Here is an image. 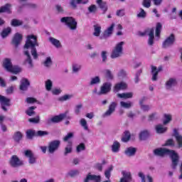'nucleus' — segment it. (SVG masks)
I'll use <instances>...</instances> for the list:
<instances>
[{
	"mask_svg": "<svg viewBox=\"0 0 182 182\" xmlns=\"http://www.w3.org/2000/svg\"><path fill=\"white\" fill-rule=\"evenodd\" d=\"M36 46H39V43H38V37L34 35L27 36V39L24 45L25 50L23 51L25 56H26V58L24 60V65H28V67L30 68H33V62L32 61V57H31L29 50L26 49L31 50V53L33 59H38V55Z\"/></svg>",
	"mask_w": 182,
	"mask_h": 182,
	"instance_id": "f257e3e1",
	"label": "nucleus"
},
{
	"mask_svg": "<svg viewBox=\"0 0 182 182\" xmlns=\"http://www.w3.org/2000/svg\"><path fill=\"white\" fill-rule=\"evenodd\" d=\"M166 155L169 156L172 161L171 168L173 170H176L177 166H178V161L180 160V156H178V154H177L176 151L167 149L166 148H158L154 150V156L164 157Z\"/></svg>",
	"mask_w": 182,
	"mask_h": 182,
	"instance_id": "f03ea898",
	"label": "nucleus"
},
{
	"mask_svg": "<svg viewBox=\"0 0 182 182\" xmlns=\"http://www.w3.org/2000/svg\"><path fill=\"white\" fill-rule=\"evenodd\" d=\"M61 23H65L70 31H76L77 29V22L73 17H63L60 18Z\"/></svg>",
	"mask_w": 182,
	"mask_h": 182,
	"instance_id": "7ed1b4c3",
	"label": "nucleus"
},
{
	"mask_svg": "<svg viewBox=\"0 0 182 182\" xmlns=\"http://www.w3.org/2000/svg\"><path fill=\"white\" fill-rule=\"evenodd\" d=\"M3 66L6 69V70H7V72L15 73V75L19 73L20 72H22V68H21L18 65H12V63L11 62V60L9 58H6L4 60Z\"/></svg>",
	"mask_w": 182,
	"mask_h": 182,
	"instance_id": "20e7f679",
	"label": "nucleus"
},
{
	"mask_svg": "<svg viewBox=\"0 0 182 182\" xmlns=\"http://www.w3.org/2000/svg\"><path fill=\"white\" fill-rule=\"evenodd\" d=\"M124 45V41H121L116 44L110 55V58L112 59H116L117 58H120V56L123 55Z\"/></svg>",
	"mask_w": 182,
	"mask_h": 182,
	"instance_id": "39448f33",
	"label": "nucleus"
},
{
	"mask_svg": "<svg viewBox=\"0 0 182 182\" xmlns=\"http://www.w3.org/2000/svg\"><path fill=\"white\" fill-rule=\"evenodd\" d=\"M138 35L139 36H146V35H148V45H149V46H153L154 44V29L151 28L149 30L145 31L144 32L139 31Z\"/></svg>",
	"mask_w": 182,
	"mask_h": 182,
	"instance_id": "423d86ee",
	"label": "nucleus"
},
{
	"mask_svg": "<svg viewBox=\"0 0 182 182\" xmlns=\"http://www.w3.org/2000/svg\"><path fill=\"white\" fill-rule=\"evenodd\" d=\"M59 147H60V140H53L48 143V151L50 154H53L59 149Z\"/></svg>",
	"mask_w": 182,
	"mask_h": 182,
	"instance_id": "0eeeda50",
	"label": "nucleus"
},
{
	"mask_svg": "<svg viewBox=\"0 0 182 182\" xmlns=\"http://www.w3.org/2000/svg\"><path fill=\"white\" fill-rule=\"evenodd\" d=\"M12 104H11V99L8 98L4 95H0V107L4 112H8V108L11 106Z\"/></svg>",
	"mask_w": 182,
	"mask_h": 182,
	"instance_id": "6e6552de",
	"label": "nucleus"
},
{
	"mask_svg": "<svg viewBox=\"0 0 182 182\" xmlns=\"http://www.w3.org/2000/svg\"><path fill=\"white\" fill-rule=\"evenodd\" d=\"M9 164L11 167L14 168H17L21 167L23 164V161L21 160L19 157L16 155H13L9 160Z\"/></svg>",
	"mask_w": 182,
	"mask_h": 182,
	"instance_id": "1a4fd4ad",
	"label": "nucleus"
},
{
	"mask_svg": "<svg viewBox=\"0 0 182 182\" xmlns=\"http://www.w3.org/2000/svg\"><path fill=\"white\" fill-rule=\"evenodd\" d=\"M174 42H176V36H174L173 33H171L163 42L162 48L164 49H167V48H170L171 46H173V45H174Z\"/></svg>",
	"mask_w": 182,
	"mask_h": 182,
	"instance_id": "9d476101",
	"label": "nucleus"
},
{
	"mask_svg": "<svg viewBox=\"0 0 182 182\" xmlns=\"http://www.w3.org/2000/svg\"><path fill=\"white\" fill-rule=\"evenodd\" d=\"M68 115V112L60 114L59 115L54 116L51 119L46 120V124H52V123H60L65 117Z\"/></svg>",
	"mask_w": 182,
	"mask_h": 182,
	"instance_id": "9b49d317",
	"label": "nucleus"
},
{
	"mask_svg": "<svg viewBox=\"0 0 182 182\" xmlns=\"http://www.w3.org/2000/svg\"><path fill=\"white\" fill-rule=\"evenodd\" d=\"M117 107V103L112 102L108 107V109L102 114V117H109L111 114H113L116 112V108Z\"/></svg>",
	"mask_w": 182,
	"mask_h": 182,
	"instance_id": "f8f14e48",
	"label": "nucleus"
},
{
	"mask_svg": "<svg viewBox=\"0 0 182 182\" xmlns=\"http://www.w3.org/2000/svg\"><path fill=\"white\" fill-rule=\"evenodd\" d=\"M23 154L28 159L29 164H36V156L31 150L28 149L24 151Z\"/></svg>",
	"mask_w": 182,
	"mask_h": 182,
	"instance_id": "ddd939ff",
	"label": "nucleus"
},
{
	"mask_svg": "<svg viewBox=\"0 0 182 182\" xmlns=\"http://www.w3.org/2000/svg\"><path fill=\"white\" fill-rule=\"evenodd\" d=\"M114 29V23H112L103 32L102 36H100V41H102V39H107V38H110V36H112V35L113 34Z\"/></svg>",
	"mask_w": 182,
	"mask_h": 182,
	"instance_id": "4468645a",
	"label": "nucleus"
},
{
	"mask_svg": "<svg viewBox=\"0 0 182 182\" xmlns=\"http://www.w3.org/2000/svg\"><path fill=\"white\" fill-rule=\"evenodd\" d=\"M112 90V82H104L98 95H107Z\"/></svg>",
	"mask_w": 182,
	"mask_h": 182,
	"instance_id": "2eb2a0df",
	"label": "nucleus"
},
{
	"mask_svg": "<svg viewBox=\"0 0 182 182\" xmlns=\"http://www.w3.org/2000/svg\"><path fill=\"white\" fill-rule=\"evenodd\" d=\"M177 78L171 77L165 83V87L166 90H171L173 87L177 86Z\"/></svg>",
	"mask_w": 182,
	"mask_h": 182,
	"instance_id": "dca6fc26",
	"label": "nucleus"
},
{
	"mask_svg": "<svg viewBox=\"0 0 182 182\" xmlns=\"http://www.w3.org/2000/svg\"><path fill=\"white\" fill-rule=\"evenodd\" d=\"M127 89V83L124 82H120L114 85L112 91L114 93H117L120 90H126Z\"/></svg>",
	"mask_w": 182,
	"mask_h": 182,
	"instance_id": "f3484780",
	"label": "nucleus"
},
{
	"mask_svg": "<svg viewBox=\"0 0 182 182\" xmlns=\"http://www.w3.org/2000/svg\"><path fill=\"white\" fill-rule=\"evenodd\" d=\"M22 42V36L19 33H16L12 39L11 43L15 46V48H18L19 45H21V43Z\"/></svg>",
	"mask_w": 182,
	"mask_h": 182,
	"instance_id": "a211bd4d",
	"label": "nucleus"
},
{
	"mask_svg": "<svg viewBox=\"0 0 182 182\" xmlns=\"http://www.w3.org/2000/svg\"><path fill=\"white\" fill-rule=\"evenodd\" d=\"M84 182H100V176L88 173L85 178Z\"/></svg>",
	"mask_w": 182,
	"mask_h": 182,
	"instance_id": "6ab92c4d",
	"label": "nucleus"
},
{
	"mask_svg": "<svg viewBox=\"0 0 182 182\" xmlns=\"http://www.w3.org/2000/svg\"><path fill=\"white\" fill-rule=\"evenodd\" d=\"M31 86V82L29 80L26 78H23L21 80V84H20V90H22L23 92H26L28 90V87Z\"/></svg>",
	"mask_w": 182,
	"mask_h": 182,
	"instance_id": "aec40b11",
	"label": "nucleus"
},
{
	"mask_svg": "<svg viewBox=\"0 0 182 182\" xmlns=\"http://www.w3.org/2000/svg\"><path fill=\"white\" fill-rule=\"evenodd\" d=\"M136 152H137L136 148L130 146L125 149L124 154L125 156H127V157H133L134 156H136Z\"/></svg>",
	"mask_w": 182,
	"mask_h": 182,
	"instance_id": "412c9836",
	"label": "nucleus"
},
{
	"mask_svg": "<svg viewBox=\"0 0 182 182\" xmlns=\"http://www.w3.org/2000/svg\"><path fill=\"white\" fill-rule=\"evenodd\" d=\"M12 5L11 4H6L4 6L0 7V14H12Z\"/></svg>",
	"mask_w": 182,
	"mask_h": 182,
	"instance_id": "4be33fe9",
	"label": "nucleus"
},
{
	"mask_svg": "<svg viewBox=\"0 0 182 182\" xmlns=\"http://www.w3.org/2000/svg\"><path fill=\"white\" fill-rule=\"evenodd\" d=\"M89 2V0H72L70 2V5L72 6L73 9H76L77 8V4H87Z\"/></svg>",
	"mask_w": 182,
	"mask_h": 182,
	"instance_id": "5701e85b",
	"label": "nucleus"
},
{
	"mask_svg": "<svg viewBox=\"0 0 182 182\" xmlns=\"http://www.w3.org/2000/svg\"><path fill=\"white\" fill-rule=\"evenodd\" d=\"M173 136L176 139V141L178 143V149L182 148V136L178 134V132H177V129L173 130Z\"/></svg>",
	"mask_w": 182,
	"mask_h": 182,
	"instance_id": "b1692460",
	"label": "nucleus"
},
{
	"mask_svg": "<svg viewBox=\"0 0 182 182\" xmlns=\"http://www.w3.org/2000/svg\"><path fill=\"white\" fill-rule=\"evenodd\" d=\"M93 28H94L93 36L100 39V33H102V26H100V25L99 24H95L94 25Z\"/></svg>",
	"mask_w": 182,
	"mask_h": 182,
	"instance_id": "393cba45",
	"label": "nucleus"
},
{
	"mask_svg": "<svg viewBox=\"0 0 182 182\" xmlns=\"http://www.w3.org/2000/svg\"><path fill=\"white\" fill-rule=\"evenodd\" d=\"M12 33V28L11 27H7L6 28H4L2 31L1 32V36L2 39H5L6 38H8L9 35Z\"/></svg>",
	"mask_w": 182,
	"mask_h": 182,
	"instance_id": "a878e982",
	"label": "nucleus"
},
{
	"mask_svg": "<svg viewBox=\"0 0 182 182\" xmlns=\"http://www.w3.org/2000/svg\"><path fill=\"white\" fill-rule=\"evenodd\" d=\"M117 97H119V99H132L133 97V92H124V93H118L117 95Z\"/></svg>",
	"mask_w": 182,
	"mask_h": 182,
	"instance_id": "bb28decb",
	"label": "nucleus"
},
{
	"mask_svg": "<svg viewBox=\"0 0 182 182\" xmlns=\"http://www.w3.org/2000/svg\"><path fill=\"white\" fill-rule=\"evenodd\" d=\"M72 151H73V146L72 142L69 141L64 149V156L72 154Z\"/></svg>",
	"mask_w": 182,
	"mask_h": 182,
	"instance_id": "cd10ccee",
	"label": "nucleus"
},
{
	"mask_svg": "<svg viewBox=\"0 0 182 182\" xmlns=\"http://www.w3.org/2000/svg\"><path fill=\"white\" fill-rule=\"evenodd\" d=\"M49 42L53 45L55 48H62V44L60 43V41L53 37H50L48 38Z\"/></svg>",
	"mask_w": 182,
	"mask_h": 182,
	"instance_id": "c85d7f7f",
	"label": "nucleus"
},
{
	"mask_svg": "<svg viewBox=\"0 0 182 182\" xmlns=\"http://www.w3.org/2000/svg\"><path fill=\"white\" fill-rule=\"evenodd\" d=\"M151 73H152V78L151 80H153V82H156L157 80V76H159V73L157 70V67L154 66V65H151Z\"/></svg>",
	"mask_w": 182,
	"mask_h": 182,
	"instance_id": "c756f323",
	"label": "nucleus"
},
{
	"mask_svg": "<svg viewBox=\"0 0 182 182\" xmlns=\"http://www.w3.org/2000/svg\"><path fill=\"white\" fill-rule=\"evenodd\" d=\"M111 149L112 153H119V151H120V143L117 141H114Z\"/></svg>",
	"mask_w": 182,
	"mask_h": 182,
	"instance_id": "7c9ffc66",
	"label": "nucleus"
},
{
	"mask_svg": "<svg viewBox=\"0 0 182 182\" xmlns=\"http://www.w3.org/2000/svg\"><path fill=\"white\" fill-rule=\"evenodd\" d=\"M156 133L161 134L167 132V127L163 126L162 124H158L155 127Z\"/></svg>",
	"mask_w": 182,
	"mask_h": 182,
	"instance_id": "2f4dec72",
	"label": "nucleus"
},
{
	"mask_svg": "<svg viewBox=\"0 0 182 182\" xmlns=\"http://www.w3.org/2000/svg\"><path fill=\"white\" fill-rule=\"evenodd\" d=\"M149 136H150V134H149V131H147V130L141 131L139 133V140H141L142 141L144 140H147V139H149Z\"/></svg>",
	"mask_w": 182,
	"mask_h": 182,
	"instance_id": "473e14b6",
	"label": "nucleus"
},
{
	"mask_svg": "<svg viewBox=\"0 0 182 182\" xmlns=\"http://www.w3.org/2000/svg\"><path fill=\"white\" fill-rule=\"evenodd\" d=\"M22 137H23V135L22 134V132L18 131L14 133V136H13V139L14 140V141H16V143H19V141L21 140H22Z\"/></svg>",
	"mask_w": 182,
	"mask_h": 182,
	"instance_id": "72a5a7b5",
	"label": "nucleus"
},
{
	"mask_svg": "<svg viewBox=\"0 0 182 182\" xmlns=\"http://www.w3.org/2000/svg\"><path fill=\"white\" fill-rule=\"evenodd\" d=\"M100 77L95 76V77H91L89 85L90 86H95V85H100Z\"/></svg>",
	"mask_w": 182,
	"mask_h": 182,
	"instance_id": "f704fd0d",
	"label": "nucleus"
},
{
	"mask_svg": "<svg viewBox=\"0 0 182 182\" xmlns=\"http://www.w3.org/2000/svg\"><path fill=\"white\" fill-rule=\"evenodd\" d=\"M11 25L14 28H16L18 26H22V25H23V21L14 18L11 20Z\"/></svg>",
	"mask_w": 182,
	"mask_h": 182,
	"instance_id": "c9c22d12",
	"label": "nucleus"
},
{
	"mask_svg": "<svg viewBox=\"0 0 182 182\" xmlns=\"http://www.w3.org/2000/svg\"><path fill=\"white\" fill-rule=\"evenodd\" d=\"M119 105L121 107H123L124 109H130L133 106V102L128 101L127 102L124 101H121L119 102Z\"/></svg>",
	"mask_w": 182,
	"mask_h": 182,
	"instance_id": "e433bc0d",
	"label": "nucleus"
},
{
	"mask_svg": "<svg viewBox=\"0 0 182 182\" xmlns=\"http://www.w3.org/2000/svg\"><path fill=\"white\" fill-rule=\"evenodd\" d=\"M82 69V65L77 63H74L72 65L73 73H79Z\"/></svg>",
	"mask_w": 182,
	"mask_h": 182,
	"instance_id": "4c0bfd02",
	"label": "nucleus"
},
{
	"mask_svg": "<svg viewBox=\"0 0 182 182\" xmlns=\"http://www.w3.org/2000/svg\"><path fill=\"white\" fill-rule=\"evenodd\" d=\"M161 29H163V26L161 23H157L156 26L155 35L158 38L160 37V33H161Z\"/></svg>",
	"mask_w": 182,
	"mask_h": 182,
	"instance_id": "58836bf2",
	"label": "nucleus"
},
{
	"mask_svg": "<svg viewBox=\"0 0 182 182\" xmlns=\"http://www.w3.org/2000/svg\"><path fill=\"white\" fill-rule=\"evenodd\" d=\"M26 134L27 139H28L29 140H32L34 136H36V132H35V130L28 129L26 131Z\"/></svg>",
	"mask_w": 182,
	"mask_h": 182,
	"instance_id": "ea45409f",
	"label": "nucleus"
},
{
	"mask_svg": "<svg viewBox=\"0 0 182 182\" xmlns=\"http://www.w3.org/2000/svg\"><path fill=\"white\" fill-rule=\"evenodd\" d=\"M53 62L52 61V58L50 57H47L45 60V61L43 63V65L46 68H50L52 66Z\"/></svg>",
	"mask_w": 182,
	"mask_h": 182,
	"instance_id": "a19ab883",
	"label": "nucleus"
},
{
	"mask_svg": "<svg viewBox=\"0 0 182 182\" xmlns=\"http://www.w3.org/2000/svg\"><path fill=\"white\" fill-rule=\"evenodd\" d=\"M35 109H36V107H28V109L26 111V114L28 116H34V114H36V112L33 110H35Z\"/></svg>",
	"mask_w": 182,
	"mask_h": 182,
	"instance_id": "79ce46f5",
	"label": "nucleus"
},
{
	"mask_svg": "<svg viewBox=\"0 0 182 182\" xmlns=\"http://www.w3.org/2000/svg\"><path fill=\"white\" fill-rule=\"evenodd\" d=\"M164 119L163 121V123L164 125L168 124V123H170V122H171V120H172L171 114H165L164 115Z\"/></svg>",
	"mask_w": 182,
	"mask_h": 182,
	"instance_id": "37998d69",
	"label": "nucleus"
},
{
	"mask_svg": "<svg viewBox=\"0 0 182 182\" xmlns=\"http://www.w3.org/2000/svg\"><path fill=\"white\" fill-rule=\"evenodd\" d=\"M97 5L101 9L103 14H106V11H107V4H106V2L102 1L101 3H98Z\"/></svg>",
	"mask_w": 182,
	"mask_h": 182,
	"instance_id": "c03bdc74",
	"label": "nucleus"
},
{
	"mask_svg": "<svg viewBox=\"0 0 182 182\" xmlns=\"http://www.w3.org/2000/svg\"><path fill=\"white\" fill-rule=\"evenodd\" d=\"M130 132H129V131H125L124 136L122 138V141H123L124 143H127V141H129V140H130Z\"/></svg>",
	"mask_w": 182,
	"mask_h": 182,
	"instance_id": "a18cd8bd",
	"label": "nucleus"
},
{
	"mask_svg": "<svg viewBox=\"0 0 182 182\" xmlns=\"http://www.w3.org/2000/svg\"><path fill=\"white\" fill-rule=\"evenodd\" d=\"M86 150V145H85L84 143L80 144L78 146L76 147V151L77 153H80V151H85Z\"/></svg>",
	"mask_w": 182,
	"mask_h": 182,
	"instance_id": "49530a36",
	"label": "nucleus"
},
{
	"mask_svg": "<svg viewBox=\"0 0 182 182\" xmlns=\"http://www.w3.org/2000/svg\"><path fill=\"white\" fill-rule=\"evenodd\" d=\"M80 124H81L82 127H83L84 130H89V127H87V122L84 118H82L80 120Z\"/></svg>",
	"mask_w": 182,
	"mask_h": 182,
	"instance_id": "de8ad7c7",
	"label": "nucleus"
},
{
	"mask_svg": "<svg viewBox=\"0 0 182 182\" xmlns=\"http://www.w3.org/2000/svg\"><path fill=\"white\" fill-rule=\"evenodd\" d=\"M52 86H53V82H52V80H47L46 81V90H48V92H50V90H52Z\"/></svg>",
	"mask_w": 182,
	"mask_h": 182,
	"instance_id": "09e8293b",
	"label": "nucleus"
},
{
	"mask_svg": "<svg viewBox=\"0 0 182 182\" xmlns=\"http://www.w3.org/2000/svg\"><path fill=\"white\" fill-rule=\"evenodd\" d=\"M82 107H83V105L82 103L75 105L74 109L75 114H80V110H82Z\"/></svg>",
	"mask_w": 182,
	"mask_h": 182,
	"instance_id": "8fccbe9b",
	"label": "nucleus"
},
{
	"mask_svg": "<svg viewBox=\"0 0 182 182\" xmlns=\"http://www.w3.org/2000/svg\"><path fill=\"white\" fill-rule=\"evenodd\" d=\"M48 135H49V132L48 131H38L36 133V136H38V137H43V136Z\"/></svg>",
	"mask_w": 182,
	"mask_h": 182,
	"instance_id": "3c124183",
	"label": "nucleus"
},
{
	"mask_svg": "<svg viewBox=\"0 0 182 182\" xmlns=\"http://www.w3.org/2000/svg\"><path fill=\"white\" fill-rule=\"evenodd\" d=\"M105 77L109 80H113V74H112V71H110V70H105Z\"/></svg>",
	"mask_w": 182,
	"mask_h": 182,
	"instance_id": "603ef678",
	"label": "nucleus"
},
{
	"mask_svg": "<svg viewBox=\"0 0 182 182\" xmlns=\"http://www.w3.org/2000/svg\"><path fill=\"white\" fill-rule=\"evenodd\" d=\"M112 170H113V166H110L107 170H106L105 172V176L106 178H108V180H109V178H110V174H111Z\"/></svg>",
	"mask_w": 182,
	"mask_h": 182,
	"instance_id": "864d4df0",
	"label": "nucleus"
},
{
	"mask_svg": "<svg viewBox=\"0 0 182 182\" xmlns=\"http://www.w3.org/2000/svg\"><path fill=\"white\" fill-rule=\"evenodd\" d=\"M142 6L144 8H150L151 6V0H143Z\"/></svg>",
	"mask_w": 182,
	"mask_h": 182,
	"instance_id": "5fc2aeb1",
	"label": "nucleus"
},
{
	"mask_svg": "<svg viewBox=\"0 0 182 182\" xmlns=\"http://www.w3.org/2000/svg\"><path fill=\"white\" fill-rule=\"evenodd\" d=\"M146 16V13L143 9H140V12L136 15L137 18H144Z\"/></svg>",
	"mask_w": 182,
	"mask_h": 182,
	"instance_id": "6e6d98bb",
	"label": "nucleus"
},
{
	"mask_svg": "<svg viewBox=\"0 0 182 182\" xmlns=\"http://www.w3.org/2000/svg\"><path fill=\"white\" fill-rule=\"evenodd\" d=\"M97 10V8L95 4H92L88 7V11L90 14H95V12H96Z\"/></svg>",
	"mask_w": 182,
	"mask_h": 182,
	"instance_id": "4d7b16f0",
	"label": "nucleus"
},
{
	"mask_svg": "<svg viewBox=\"0 0 182 182\" xmlns=\"http://www.w3.org/2000/svg\"><path fill=\"white\" fill-rule=\"evenodd\" d=\"M79 170H73L68 173V175L70 177H76V176H79Z\"/></svg>",
	"mask_w": 182,
	"mask_h": 182,
	"instance_id": "13d9d810",
	"label": "nucleus"
},
{
	"mask_svg": "<svg viewBox=\"0 0 182 182\" xmlns=\"http://www.w3.org/2000/svg\"><path fill=\"white\" fill-rule=\"evenodd\" d=\"M72 138H73V132H70L63 139V141H69Z\"/></svg>",
	"mask_w": 182,
	"mask_h": 182,
	"instance_id": "bf43d9fd",
	"label": "nucleus"
},
{
	"mask_svg": "<svg viewBox=\"0 0 182 182\" xmlns=\"http://www.w3.org/2000/svg\"><path fill=\"white\" fill-rule=\"evenodd\" d=\"M101 58H102V62L105 63L107 60V51H102Z\"/></svg>",
	"mask_w": 182,
	"mask_h": 182,
	"instance_id": "052dcab7",
	"label": "nucleus"
},
{
	"mask_svg": "<svg viewBox=\"0 0 182 182\" xmlns=\"http://www.w3.org/2000/svg\"><path fill=\"white\" fill-rule=\"evenodd\" d=\"M157 118V113L154 112L149 116L148 120L149 122H153V120H156Z\"/></svg>",
	"mask_w": 182,
	"mask_h": 182,
	"instance_id": "680f3d73",
	"label": "nucleus"
},
{
	"mask_svg": "<svg viewBox=\"0 0 182 182\" xmlns=\"http://www.w3.org/2000/svg\"><path fill=\"white\" fill-rule=\"evenodd\" d=\"M70 97H72V95H63V97H61L59 100L60 102H65L66 100H69V99H70Z\"/></svg>",
	"mask_w": 182,
	"mask_h": 182,
	"instance_id": "e2e57ef3",
	"label": "nucleus"
},
{
	"mask_svg": "<svg viewBox=\"0 0 182 182\" xmlns=\"http://www.w3.org/2000/svg\"><path fill=\"white\" fill-rule=\"evenodd\" d=\"M40 120L39 116H37L35 118H30L28 119V122H30V123H38Z\"/></svg>",
	"mask_w": 182,
	"mask_h": 182,
	"instance_id": "0e129e2a",
	"label": "nucleus"
},
{
	"mask_svg": "<svg viewBox=\"0 0 182 182\" xmlns=\"http://www.w3.org/2000/svg\"><path fill=\"white\" fill-rule=\"evenodd\" d=\"M117 16H124V9H119L117 11L116 13Z\"/></svg>",
	"mask_w": 182,
	"mask_h": 182,
	"instance_id": "69168bd1",
	"label": "nucleus"
},
{
	"mask_svg": "<svg viewBox=\"0 0 182 182\" xmlns=\"http://www.w3.org/2000/svg\"><path fill=\"white\" fill-rule=\"evenodd\" d=\"M141 109L143 110V112H149L150 110V106L141 105Z\"/></svg>",
	"mask_w": 182,
	"mask_h": 182,
	"instance_id": "338daca9",
	"label": "nucleus"
},
{
	"mask_svg": "<svg viewBox=\"0 0 182 182\" xmlns=\"http://www.w3.org/2000/svg\"><path fill=\"white\" fill-rule=\"evenodd\" d=\"M164 146H174V141L173 139H168Z\"/></svg>",
	"mask_w": 182,
	"mask_h": 182,
	"instance_id": "774afa93",
	"label": "nucleus"
}]
</instances>
